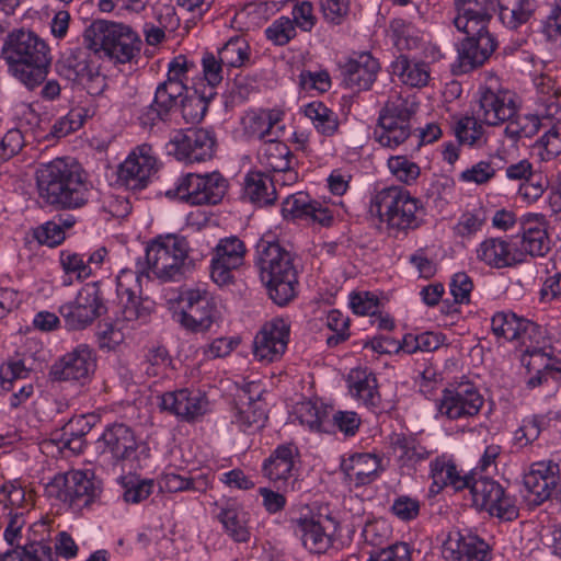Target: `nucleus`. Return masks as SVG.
<instances>
[{
  "mask_svg": "<svg viewBox=\"0 0 561 561\" xmlns=\"http://www.w3.org/2000/svg\"><path fill=\"white\" fill-rule=\"evenodd\" d=\"M255 249V265L270 298L278 306H286L297 296L299 284L293 254L278 241L264 238Z\"/></svg>",
  "mask_w": 561,
  "mask_h": 561,
  "instance_id": "7ed1b4c3",
  "label": "nucleus"
},
{
  "mask_svg": "<svg viewBox=\"0 0 561 561\" xmlns=\"http://www.w3.org/2000/svg\"><path fill=\"white\" fill-rule=\"evenodd\" d=\"M93 416L79 415L69 420L61 428L60 436L57 437L62 448H67L75 455L81 454L85 446V436L91 432L94 423Z\"/></svg>",
  "mask_w": 561,
  "mask_h": 561,
  "instance_id": "473e14b6",
  "label": "nucleus"
},
{
  "mask_svg": "<svg viewBox=\"0 0 561 561\" xmlns=\"http://www.w3.org/2000/svg\"><path fill=\"white\" fill-rule=\"evenodd\" d=\"M159 488L161 491L167 492H182L186 490H199L195 480L182 477L174 472H167L159 479Z\"/></svg>",
  "mask_w": 561,
  "mask_h": 561,
  "instance_id": "680f3d73",
  "label": "nucleus"
},
{
  "mask_svg": "<svg viewBox=\"0 0 561 561\" xmlns=\"http://www.w3.org/2000/svg\"><path fill=\"white\" fill-rule=\"evenodd\" d=\"M291 158L293 154L288 146L274 138L266 139L259 150L261 164L272 172L288 171Z\"/></svg>",
  "mask_w": 561,
  "mask_h": 561,
  "instance_id": "58836bf2",
  "label": "nucleus"
},
{
  "mask_svg": "<svg viewBox=\"0 0 561 561\" xmlns=\"http://www.w3.org/2000/svg\"><path fill=\"white\" fill-rule=\"evenodd\" d=\"M455 134L460 144L473 145L481 138L483 127L477 116H466L458 121Z\"/></svg>",
  "mask_w": 561,
  "mask_h": 561,
  "instance_id": "864d4df0",
  "label": "nucleus"
},
{
  "mask_svg": "<svg viewBox=\"0 0 561 561\" xmlns=\"http://www.w3.org/2000/svg\"><path fill=\"white\" fill-rule=\"evenodd\" d=\"M478 104L476 116L479 121L491 126L500 125L516 114L513 95L506 90H493L491 87H483L479 90Z\"/></svg>",
  "mask_w": 561,
  "mask_h": 561,
  "instance_id": "a211bd4d",
  "label": "nucleus"
},
{
  "mask_svg": "<svg viewBox=\"0 0 561 561\" xmlns=\"http://www.w3.org/2000/svg\"><path fill=\"white\" fill-rule=\"evenodd\" d=\"M392 73L411 87L425 85L430 79L427 66L424 62H412L407 56H399L391 65Z\"/></svg>",
  "mask_w": 561,
  "mask_h": 561,
  "instance_id": "37998d69",
  "label": "nucleus"
},
{
  "mask_svg": "<svg viewBox=\"0 0 561 561\" xmlns=\"http://www.w3.org/2000/svg\"><path fill=\"white\" fill-rule=\"evenodd\" d=\"M123 275L117 277V294L122 304V318L126 322H146L149 314L150 308L145 305L148 300H142L139 296L136 295L134 290L126 287L123 283Z\"/></svg>",
  "mask_w": 561,
  "mask_h": 561,
  "instance_id": "c9c22d12",
  "label": "nucleus"
},
{
  "mask_svg": "<svg viewBox=\"0 0 561 561\" xmlns=\"http://www.w3.org/2000/svg\"><path fill=\"white\" fill-rule=\"evenodd\" d=\"M495 175V169L490 162L480 161L460 174L463 182H473L478 185L489 182Z\"/></svg>",
  "mask_w": 561,
  "mask_h": 561,
  "instance_id": "338daca9",
  "label": "nucleus"
},
{
  "mask_svg": "<svg viewBox=\"0 0 561 561\" xmlns=\"http://www.w3.org/2000/svg\"><path fill=\"white\" fill-rule=\"evenodd\" d=\"M219 519L236 541L244 542L249 539V531L238 519V514L234 510L228 508L221 511Z\"/></svg>",
  "mask_w": 561,
  "mask_h": 561,
  "instance_id": "052dcab7",
  "label": "nucleus"
},
{
  "mask_svg": "<svg viewBox=\"0 0 561 561\" xmlns=\"http://www.w3.org/2000/svg\"><path fill=\"white\" fill-rule=\"evenodd\" d=\"M244 197L259 205H272L276 201L274 179L262 172H250L244 179Z\"/></svg>",
  "mask_w": 561,
  "mask_h": 561,
  "instance_id": "f704fd0d",
  "label": "nucleus"
},
{
  "mask_svg": "<svg viewBox=\"0 0 561 561\" xmlns=\"http://www.w3.org/2000/svg\"><path fill=\"white\" fill-rule=\"evenodd\" d=\"M215 92H209L206 94L205 92L198 93L197 90L193 92V94L185 95L181 100V112L182 117L187 124H196L203 119L205 116L208 103L214 98Z\"/></svg>",
  "mask_w": 561,
  "mask_h": 561,
  "instance_id": "49530a36",
  "label": "nucleus"
},
{
  "mask_svg": "<svg viewBox=\"0 0 561 561\" xmlns=\"http://www.w3.org/2000/svg\"><path fill=\"white\" fill-rule=\"evenodd\" d=\"M60 263L66 274H76L78 279L87 278L91 275L92 268L78 253L62 251Z\"/></svg>",
  "mask_w": 561,
  "mask_h": 561,
  "instance_id": "13d9d810",
  "label": "nucleus"
},
{
  "mask_svg": "<svg viewBox=\"0 0 561 561\" xmlns=\"http://www.w3.org/2000/svg\"><path fill=\"white\" fill-rule=\"evenodd\" d=\"M477 256L480 261L494 268L512 266L516 262L510 243L500 238L484 240L477 249Z\"/></svg>",
  "mask_w": 561,
  "mask_h": 561,
  "instance_id": "72a5a7b5",
  "label": "nucleus"
},
{
  "mask_svg": "<svg viewBox=\"0 0 561 561\" xmlns=\"http://www.w3.org/2000/svg\"><path fill=\"white\" fill-rule=\"evenodd\" d=\"M341 469L356 485H366L377 479L381 466L380 459L371 454H355L343 460Z\"/></svg>",
  "mask_w": 561,
  "mask_h": 561,
  "instance_id": "c85d7f7f",
  "label": "nucleus"
},
{
  "mask_svg": "<svg viewBox=\"0 0 561 561\" xmlns=\"http://www.w3.org/2000/svg\"><path fill=\"white\" fill-rule=\"evenodd\" d=\"M388 167L401 182L407 184L416 180L420 175V167L404 156L391 157L388 160Z\"/></svg>",
  "mask_w": 561,
  "mask_h": 561,
  "instance_id": "5fc2aeb1",
  "label": "nucleus"
},
{
  "mask_svg": "<svg viewBox=\"0 0 561 561\" xmlns=\"http://www.w3.org/2000/svg\"><path fill=\"white\" fill-rule=\"evenodd\" d=\"M536 88L539 94V102L545 106L542 116L553 118L560 112L559 98L561 89L557 87L556 81L549 76L541 75L536 79Z\"/></svg>",
  "mask_w": 561,
  "mask_h": 561,
  "instance_id": "a18cd8bd",
  "label": "nucleus"
},
{
  "mask_svg": "<svg viewBox=\"0 0 561 561\" xmlns=\"http://www.w3.org/2000/svg\"><path fill=\"white\" fill-rule=\"evenodd\" d=\"M351 393L362 400L367 407L377 408L380 403V394L377 390V378L371 373L353 370L348 375Z\"/></svg>",
  "mask_w": 561,
  "mask_h": 561,
  "instance_id": "4c0bfd02",
  "label": "nucleus"
},
{
  "mask_svg": "<svg viewBox=\"0 0 561 561\" xmlns=\"http://www.w3.org/2000/svg\"><path fill=\"white\" fill-rule=\"evenodd\" d=\"M492 331L496 336L505 337L513 341L518 337V325H520V318L515 313L497 312L493 316Z\"/></svg>",
  "mask_w": 561,
  "mask_h": 561,
  "instance_id": "3c124183",
  "label": "nucleus"
},
{
  "mask_svg": "<svg viewBox=\"0 0 561 561\" xmlns=\"http://www.w3.org/2000/svg\"><path fill=\"white\" fill-rule=\"evenodd\" d=\"M412 105L401 96L387 101L378 118L379 129L375 130L376 140L383 147L396 148L411 135Z\"/></svg>",
  "mask_w": 561,
  "mask_h": 561,
  "instance_id": "0eeeda50",
  "label": "nucleus"
},
{
  "mask_svg": "<svg viewBox=\"0 0 561 561\" xmlns=\"http://www.w3.org/2000/svg\"><path fill=\"white\" fill-rule=\"evenodd\" d=\"M518 331L519 333L516 340H519L523 345L527 346L522 360L525 362L526 356L535 359V362L538 359L542 360L545 356L542 350L540 347H530L527 345V342L538 343V339L541 336V328L535 322L520 318V325H518Z\"/></svg>",
  "mask_w": 561,
  "mask_h": 561,
  "instance_id": "8fccbe9b",
  "label": "nucleus"
},
{
  "mask_svg": "<svg viewBox=\"0 0 561 561\" xmlns=\"http://www.w3.org/2000/svg\"><path fill=\"white\" fill-rule=\"evenodd\" d=\"M297 448L294 445H282L273 455L264 461L263 472L272 481L286 480L291 476L294 468V453Z\"/></svg>",
  "mask_w": 561,
  "mask_h": 561,
  "instance_id": "ea45409f",
  "label": "nucleus"
},
{
  "mask_svg": "<svg viewBox=\"0 0 561 561\" xmlns=\"http://www.w3.org/2000/svg\"><path fill=\"white\" fill-rule=\"evenodd\" d=\"M160 408L184 421H194L202 416L207 409L208 401L201 393H193L187 389L165 392L160 397Z\"/></svg>",
  "mask_w": 561,
  "mask_h": 561,
  "instance_id": "393cba45",
  "label": "nucleus"
},
{
  "mask_svg": "<svg viewBox=\"0 0 561 561\" xmlns=\"http://www.w3.org/2000/svg\"><path fill=\"white\" fill-rule=\"evenodd\" d=\"M496 9L501 22L512 30L526 23L534 12L530 0H495Z\"/></svg>",
  "mask_w": 561,
  "mask_h": 561,
  "instance_id": "a19ab883",
  "label": "nucleus"
},
{
  "mask_svg": "<svg viewBox=\"0 0 561 561\" xmlns=\"http://www.w3.org/2000/svg\"><path fill=\"white\" fill-rule=\"evenodd\" d=\"M106 312L99 283L85 284L72 301L59 307L69 330H82Z\"/></svg>",
  "mask_w": 561,
  "mask_h": 561,
  "instance_id": "9d476101",
  "label": "nucleus"
},
{
  "mask_svg": "<svg viewBox=\"0 0 561 561\" xmlns=\"http://www.w3.org/2000/svg\"><path fill=\"white\" fill-rule=\"evenodd\" d=\"M39 197L56 209H78L90 197L81 167L65 158L41 164L36 171Z\"/></svg>",
  "mask_w": 561,
  "mask_h": 561,
  "instance_id": "f257e3e1",
  "label": "nucleus"
},
{
  "mask_svg": "<svg viewBox=\"0 0 561 561\" xmlns=\"http://www.w3.org/2000/svg\"><path fill=\"white\" fill-rule=\"evenodd\" d=\"M472 288L473 283L466 273L460 272L454 275L450 283V291L457 304H468Z\"/></svg>",
  "mask_w": 561,
  "mask_h": 561,
  "instance_id": "774afa93",
  "label": "nucleus"
},
{
  "mask_svg": "<svg viewBox=\"0 0 561 561\" xmlns=\"http://www.w3.org/2000/svg\"><path fill=\"white\" fill-rule=\"evenodd\" d=\"M24 146L23 135L19 129H10L0 142V163L5 162L15 154Z\"/></svg>",
  "mask_w": 561,
  "mask_h": 561,
  "instance_id": "e2e57ef3",
  "label": "nucleus"
},
{
  "mask_svg": "<svg viewBox=\"0 0 561 561\" xmlns=\"http://www.w3.org/2000/svg\"><path fill=\"white\" fill-rule=\"evenodd\" d=\"M248 43L240 36L230 38L218 51L220 61L228 67H240L249 58Z\"/></svg>",
  "mask_w": 561,
  "mask_h": 561,
  "instance_id": "09e8293b",
  "label": "nucleus"
},
{
  "mask_svg": "<svg viewBox=\"0 0 561 561\" xmlns=\"http://www.w3.org/2000/svg\"><path fill=\"white\" fill-rule=\"evenodd\" d=\"M30 370L22 360L11 362L0 367V385L5 391H14L10 401L11 407L18 408L34 392L32 383H24Z\"/></svg>",
  "mask_w": 561,
  "mask_h": 561,
  "instance_id": "bb28decb",
  "label": "nucleus"
},
{
  "mask_svg": "<svg viewBox=\"0 0 561 561\" xmlns=\"http://www.w3.org/2000/svg\"><path fill=\"white\" fill-rule=\"evenodd\" d=\"M489 545L477 536L449 534L443 543L446 561H490Z\"/></svg>",
  "mask_w": 561,
  "mask_h": 561,
  "instance_id": "b1692460",
  "label": "nucleus"
},
{
  "mask_svg": "<svg viewBox=\"0 0 561 561\" xmlns=\"http://www.w3.org/2000/svg\"><path fill=\"white\" fill-rule=\"evenodd\" d=\"M47 492L71 506L83 507L100 496L101 482L92 473L72 470L56 476L47 485Z\"/></svg>",
  "mask_w": 561,
  "mask_h": 561,
  "instance_id": "1a4fd4ad",
  "label": "nucleus"
},
{
  "mask_svg": "<svg viewBox=\"0 0 561 561\" xmlns=\"http://www.w3.org/2000/svg\"><path fill=\"white\" fill-rule=\"evenodd\" d=\"M180 102L173 96L169 95L159 87L156 90L153 102L145 110L140 116L141 124L153 126L157 122H165L170 112Z\"/></svg>",
  "mask_w": 561,
  "mask_h": 561,
  "instance_id": "c03bdc74",
  "label": "nucleus"
},
{
  "mask_svg": "<svg viewBox=\"0 0 561 561\" xmlns=\"http://www.w3.org/2000/svg\"><path fill=\"white\" fill-rule=\"evenodd\" d=\"M227 187V180L219 172L205 175L188 173L180 179L175 195L191 205H216L225 196Z\"/></svg>",
  "mask_w": 561,
  "mask_h": 561,
  "instance_id": "ddd939ff",
  "label": "nucleus"
},
{
  "mask_svg": "<svg viewBox=\"0 0 561 561\" xmlns=\"http://www.w3.org/2000/svg\"><path fill=\"white\" fill-rule=\"evenodd\" d=\"M473 504L501 520L512 522L519 515L516 499L489 477L473 478L470 484Z\"/></svg>",
  "mask_w": 561,
  "mask_h": 561,
  "instance_id": "6e6552de",
  "label": "nucleus"
},
{
  "mask_svg": "<svg viewBox=\"0 0 561 561\" xmlns=\"http://www.w3.org/2000/svg\"><path fill=\"white\" fill-rule=\"evenodd\" d=\"M83 44L94 56L119 64L139 57L142 42L131 27L106 20L93 21L83 32Z\"/></svg>",
  "mask_w": 561,
  "mask_h": 561,
  "instance_id": "20e7f679",
  "label": "nucleus"
},
{
  "mask_svg": "<svg viewBox=\"0 0 561 561\" xmlns=\"http://www.w3.org/2000/svg\"><path fill=\"white\" fill-rule=\"evenodd\" d=\"M33 237L44 245L54 248L65 240V231L61 225L55 221H47L33 230Z\"/></svg>",
  "mask_w": 561,
  "mask_h": 561,
  "instance_id": "4d7b16f0",
  "label": "nucleus"
},
{
  "mask_svg": "<svg viewBox=\"0 0 561 561\" xmlns=\"http://www.w3.org/2000/svg\"><path fill=\"white\" fill-rule=\"evenodd\" d=\"M94 368L92 348L87 344H79L50 366L49 378L53 381L82 380L89 378Z\"/></svg>",
  "mask_w": 561,
  "mask_h": 561,
  "instance_id": "f3484780",
  "label": "nucleus"
},
{
  "mask_svg": "<svg viewBox=\"0 0 561 561\" xmlns=\"http://www.w3.org/2000/svg\"><path fill=\"white\" fill-rule=\"evenodd\" d=\"M260 386L251 382L237 394V423L247 431L252 426L261 427L266 420L265 403Z\"/></svg>",
  "mask_w": 561,
  "mask_h": 561,
  "instance_id": "a878e982",
  "label": "nucleus"
},
{
  "mask_svg": "<svg viewBox=\"0 0 561 561\" xmlns=\"http://www.w3.org/2000/svg\"><path fill=\"white\" fill-rule=\"evenodd\" d=\"M101 439L113 457L119 460L130 458L137 449L134 432L125 424H114L107 427Z\"/></svg>",
  "mask_w": 561,
  "mask_h": 561,
  "instance_id": "2f4dec72",
  "label": "nucleus"
},
{
  "mask_svg": "<svg viewBox=\"0 0 561 561\" xmlns=\"http://www.w3.org/2000/svg\"><path fill=\"white\" fill-rule=\"evenodd\" d=\"M2 56L11 73L30 90L42 84L47 77L49 47L33 32L19 30L10 33Z\"/></svg>",
  "mask_w": 561,
  "mask_h": 561,
  "instance_id": "f03ea898",
  "label": "nucleus"
},
{
  "mask_svg": "<svg viewBox=\"0 0 561 561\" xmlns=\"http://www.w3.org/2000/svg\"><path fill=\"white\" fill-rule=\"evenodd\" d=\"M169 153L186 164L213 159L216 138L213 131L204 128L175 130L168 142Z\"/></svg>",
  "mask_w": 561,
  "mask_h": 561,
  "instance_id": "9b49d317",
  "label": "nucleus"
},
{
  "mask_svg": "<svg viewBox=\"0 0 561 561\" xmlns=\"http://www.w3.org/2000/svg\"><path fill=\"white\" fill-rule=\"evenodd\" d=\"M457 15L454 24L466 34L488 31V25L495 13V0H456Z\"/></svg>",
  "mask_w": 561,
  "mask_h": 561,
  "instance_id": "412c9836",
  "label": "nucleus"
},
{
  "mask_svg": "<svg viewBox=\"0 0 561 561\" xmlns=\"http://www.w3.org/2000/svg\"><path fill=\"white\" fill-rule=\"evenodd\" d=\"M176 321L186 330L203 332L215 321L216 304L206 290L188 289L180 296Z\"/></svg>",
  "mask_w": 561,
  "mask_h": 561,
  "instance_id": "4468645a",
  "label": "nucleus"
},
{
  "mask_svg": "<svg viewBox=\"0 0 561 561\" xmlns=\"http://www.w3.org/2000/svg\"><path fill=\"white\" fill-rule=\"evenodd\" d=\"M431 471L435 483L451 485L457 491L465 488L469 489L476 476V473L471 476H461L457 470L455 462L446 460L444 457L437 458L431 463Z\"/></svg>",
  "mask_w": 561,
  "mask_h": 561,
  "instance_id": "79ce46f5",
  "label": "nucleus"
},
{
  "mask_svg": "<svg viewBox=\"0 0 561 561\" xmlns=\"http://www.w3.org/2000/svg\"><path fill=\"white\" fill-rule=\"evenodd\" d=\"M371 211L392 228L416 229L424 221V208L409 192L399 186H390L377 193L371 202Z\"/></svg>",
  "mask_w": 561,
  "mask_h": 561,
  "instance_id": "423d86ee",
  "label": "nucleus"
},
{
  "mask_svg": "<svg viewBox=\"0 0 561 561\" xmlns=\"http://www.w3.org/2000/svg\"><path fill=\"white\" fill-rule=\"evenodd\" d=\"M0 561H56L51 546L44 540H30L0 553Z\"/></svg>",
  "mask_w": 561,
  "mask_h": 561,
  "instance_id": "e433bc0d",
  "label": "nucleus"
},
{
  "mask_svg": "<svg viewBox=\"0 0 561 561\" xmlns=\"http://www.w3.org/2000/svg\"><path fill=\"white\" fill-rule=\"evenodd\" d=\"M283 215L293 217H310L312 220L320 222L321 225H329L332 220L331 215L327 208H322L317 202H312L308 194L298 192L288 196L283 202L282 208Z\"/></svg>",
  "mask_w": 561,
  "mask_h": 561,
  "instance_id": "c756f323",
  "label": "nucleus"
},
{
  "mask_svg": "<svg viewBox=\"0 0 561 561\" xmlns=\"http://www.w3.org/2000/svg\"><path fill=\"white\" fill-rule=\"evenodd\" d=\"M320 7L325 21L339 25L350 12V0H320Z\"/></svg>",
  "mask_w": 561,
  "mask_h": 561,
  "instance_id": "bf43d9fd",
  "label": "nucleus"
},
{
  "mask_svg": "<svg viewBox=\"0 0 561 561\" xmlns=\"http://www.w3.org/2000/svg\"><path fill=\"white\" fill-rule=\"evenodd\" d=\"M265 35L275 45L284 46L296 36V26L289 18L280 16L265 30Z\"/></svg>",
  "mask_w": 561,
  "mask_h": 561,
  "instance_id": "603ef678",
  "label": "nucleus"
},
{
  "mask_svg": "<svg viewBox=\"0 0 561 561\" xmlns=\"http://www.w3.org/2000/svg\"><path fill=\"white\" fill-rule=\"evenodd\" d=\"M289 339V325L283 319L266 322L253 342V354L261 362L271 363L280 358Z\"/></svg>",
  "mask_w": 561,
  "mask_h": 561,
  "instance_id": "6ab92c4d",
  "label": "nucleus"
},
{
  "mask_svg": "<svg viewBox=\"0 0 561 561\" xmlns=\"http://www.w3.org/2000/svg\"><path fill=\"white\" fill-rule=\"evenodd\" d=\"M94 57L91 51H71L57 64L58 72L65 79L81 85L90 95H100L106 88V79L101 75Z\"/></svg>",
  "mask_w": 561,
  "mask_h": 561,
  "instance_id": "f8f14e48",
  "label": "nucleus"
},
{
  "mask_svg": "<svg viewBox=\"0 0 561 561\" xmlns=\"http://www.w3.org/2000/svg\"><path fill=\"white\" fill-rule=\"evenodd\" d=\"M154 164L151 146L144 144L138 146L119 165L118 179L127 187L140 190L146 186Z\"/></svg>",
  "mask_w": 561,
  "mask_h": 561,
  "instance_id": "5701e85b",
  "label": "nucleus"
},
{
  "mask_svg": "<svg viewBox=\"0 0 561 561\" xmlns=\"http://www.w3.org/2000/svg\"><path fill=\"white\" fill-rule=\"evenodd\" d=\"M522 248L531 256H545L550 250L547 230L533 231L529 236L522 237Z\"/></svg>",
  "mask_w": 561,
  "mask_h": 561,
  "instance_id": "6e6d98bb",
  "label": "nucleus"
},
{
  "mask_svg": "<svg viewBox=\"0 0 561 561\" xmlns=\"http://www.w3.org/2000/svg\"><path fill=\"white\" fill-rule=\"evenodd\" d=\"M526 489L535 495L538 505L546 500L561 494V473L559 465L552 461H540L531 466L524 477Z\"/></svg>",
  "mask_w": 561,
  "mask_h": 561,
  "instance_id": "aec40b11",
  "label": "nucleus"
},
{
  "mask_svg": "<svg viewBox=\"0 0 561 561\" xmlns=\"http://www.w3.org/2000/svg\"><path fill=\"white\" fill-rule=\"evenodd\" d=\"M393 444L402 451L401 457L409 461L419 462L430 456V453L411 437L398 436Z\"/></svg>",
  "mask_w": 561,
  "mask_h": 561,
  "instance_id": "69168bd1",
  "label": "nucleus"
},
{
  "mask_svg": "<svg viewBox=\"0 0 561 561\" xmlns=\"http://www.w3.org/2000/svg\"><path fill=\"white\" fill-rule=\"evenodd\" d=\"M496 42L489 31L477 34H467L459 44L458 69L460 73H467L482 66L496 48Z\"/></svg>",
  "mask_w": 561,
  "mask_h": 561,
  "instance_id": "4be33fe9",
  "label": "nucleus"
},
{
  "mask_svg": "<svg viewBox=\"0 0 561 561\" xmlns=\"http://www.w3.org/2000/svg\"><path fill=\"white\" fill-rule=\"evenodd\" d=\"M378 61L370 54H362L358 59H350L342 67L343 81L348 88L367 90L376 79Z\"/></svg>",
  "mask_w": 561,
  "mask_h": 561,
  "instance_id": "cd10ccee",
  "label": "nucleus"
},
{
  "mask_svg": "<svg viewBox=\"0 0 561 561\" xmlns=\"http://www.w3.org/2000/svg\"><path fill=\"white\" fill-rule=\"evenodd\" d=\"M505 135L514 141L523 138L534 137L540 128V119L537 115H516L511 119H506Z\"/></svg>",
  "mask_w": 561,
  "mask_h": 561,
  "instance_id": "de8ad7c7",
  "label": "nucleus"
},
{
  "mask_svg": "<svg viewBox=\"0 0 561 561\" xmlns=\"http://www.w3.org/2000/svg\"><path fill=\"white\" fill-rule=\"evenodd\" d=\"M368 561H411V550L405 542H396L370 554Z\"/></svg>",
  "mask_w": 561,
  "mask_h": 561,
  "instance_id": "0e129e2a",
  "label": "nucleus"
},
{
  "mask_svg": "<svg viewBox=\"0 0 561 561\" xmlns=\"http://www.w3.org/2000/svg\"><path fill=\"white\" fill-rule=\"evenodd\" d=\"M295 533L300 537L305 548L313 553L324 552L331 542L321 516L318 518L305 517L297 519Z\"/></svg>",
  "mask_w": 561,
  "mask_h": 561,
  "instance_id": "7c9ffc66",
  "label": "nucleus"
},
{
  "mask_svg": "<svg viewBox=\"0 0 561 561\" xmlns=\"http://www.w3.org/2000/svg\"><path fill=\"white\" fill-rule=\"evenodd\" d=\"M245 251L244 243L237 237L219 240L210 262L211 279L219 286L232 284V272L243 264Z\"/></svg>",
  "mask_w": 561,
  "mask_h": 561,
  "instance_id": "2eb2a0df",
  "label": "nucleus"
},
{
  "mask_svg": "<svg viewBox=\"0 0 561 561\" xmlns=\"http://www.w3.org/2000/svg\"><path fill=\"white\" fill-rule=\"evenodd\" d=\"M484 399L472 385H459L455 389H445L439 399L438 411L449 420H459L477 415Z\"/></svg>",
  "mask_w": 561,
  "mask_h": 561,
  "instance_id": "dca6fc26",
  "label": "nucleus"
},
{
  "mask_svg": "<svg viewBox=\"0 0 561 561\" xmlns=\"http://www.w3.org/2000/svg\"><path fill=\"white\" fill-rule=\"evenodd\" d=\"M188 252L185 237L158 236L146 248L147 268L163 282L179 280L192 268Z\"/></svg>",
  "mask_w": 561,
  "mask_h": 561,
  "instance_id": "39448f33",
  "label": "nucleus"
}]
</instances>
